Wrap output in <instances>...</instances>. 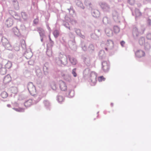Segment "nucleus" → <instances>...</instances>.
Instances as JSON below:
<instances>
[{
	"label": "nucleus",
	"instance_id": "7c9ffc66",
	"mask_svg": "<svg viewBox=\"0 0 151 151\" xmlns=\"http://www.w3.org/2000/svg\"><path fill=\"white\" fill-rule=\"evenodd\" d=\"M7 107H8L9 108L10 107V105L7 104Z\"/></svg>",
	"mask_w": 151,
	"mask_h": 151
},
{
	"label": "nucleus",
	"instance_id": "a211bd4d",
	"mask_svg": "<svg viewBox=\"0 0 151 151\" xmlns=\"http://www.w3.org/2000/svg\"><path fill=\"white\" fill-rule=\"evenodd\" d=\"M91 79L92 81L95 82L96 80V76L94 74L91 75Z\"/></svg>",
	"mask_w": 151,
	"mask_h": 151
},
{
	"label": "nucleus",
	"instance_id": "412c9836",
	"mask_svg": "<svg viewBox=\"0 0 151 151\" xmlns=\"http://www.w3.org/2000/svg\"><path fill=\"white\" fill-rule=\"evenodd\" d=\"M59 34V31L57 30H55L54 32H53V35H54L55 37H57L58 36Z\"/></svg>",
	"mask_w": 151,
	"mask_h": 151
},
{
	"label": "nucleus",
	"instance_id": "0eeeda50",
	"mask_svg": "<svg viewBox=\"0 0 151 151\" xmlns=\"http://www.w3.org/2000/svg\"><path fill=\"white\" fill-rule=\"evenodd\" d=\"M11 79L10 76L9 75H7L5 77L4 80H3V82L5 83L6 84L10 82Z\"/></svg>",
	"mask_w": 151,
	"mask_h": 151
},
{
	"label": "nucleus",
	"instance_id": "c85d7f7f",
	"mask_svg": "<svg viewBox=\"0 0 151 151\" xmlns=\"http://www.w3.org/2000/svg\"><path fill=\"white\" fill-rule=\"evenodd\" d=\"M147 24H148V25H150V23H151V20L150 19H147Z\"/></svg>",
	"mask_w": 151,
	"mask_h": 151
},
{
	"label": "nucleus",
	"instance_id": "cd10ccee",
	"mask_svg": "<svg viewBox=\"0 0 151 151\" xmlns=\"http://www.w3.org/2000/svg\"><path fill=\"white\" fill-rule=\"evenodd\" d=\"M125 44V42L123 41H121V45H122V46L123 47L124 46V45Z\"/></svg>",
	"mask_w": 151,
	"mask_h": 151
},
{
	"label": "nucleus",
	"instance_id": "20e7f679",
	"mask_svg": "<svg viewBox=\"0 0 151 151\" xmlns=\"http://www.w3.org/2000/svg\"><path fill=\"white\" fill-rule=\"evenodd\" d=\"M135 55L137 58H140L144 56L145 52L141 50H138L135 52Z\"/></svg>",
	"mask_w": 151,
	"mask_h": 151
},
{
	"label": "nucleus",
	"instance_id": "dca6fc26",
	"mask_svg": "<svg viewBox=\"0 0 151 151\" xmlns=\"http://www.w3.org/2000/svg\"><path fill=\"white\" fill-rule=\"evenodd\" d=\"M150 48V45L148 43H146L145 45V46H144V49L145 50H149Z\"/></svg>",
	"mask_w": 151,
	"mask_h": 151
},
{
	"label": "nucleus",
	"instance_id": "4468645a",
	"mask_svg": "<svg viewBox=\"0 0 151 151\" xmlns=\"http://www.w3.org/2000/svg\"><path fill=\"white\" fill-rule=\"evenodd\" d=\"M113 31H114L115 33H117L119 32L120 30L118 27L117 26H115L113 28Z\"/></svg>",
	"mask_w": 151,
	"mask_h": 151
},
{
	"label": "nucleus",
	"instance_id": "c9c22d12",
	"mask_svg": "<svg viewBox=\"0 0 151 151\" xmlns=\"http://www.w3.org/2000/svg\"><path fill=\"white\" fill-rule=\"evenodd\" d=\"M69 29H70V28H69Z\"/></svg>",
	"mask_w": 151,
	"mask_h": 151
},
{
	"label": "nucleus",
	"instance_id": "aec40b11",
	"mask_svg": "<svg viewBox=\"0 0 151 151\" xmlns=\"http://www.w3.org/2000/svg\"><path fill=\"white\" fill-rule=\"evenodd\" d=\"M98 80L99 82H101L102 81H105V78H104L103 76H102L98 77Z\"/></svg>",
	"mask_w": 151,
	"mask_h": 151
},
{
	"label": "nucleus",
	"instance_id": "bb28decb",
	"mask_svg": "<svg viewBox=\"0 0 151 151\" xmlns=\"http://www.w3.org/2000/svg\"><path fill=\"white\" fill-rule=\"evenodd\" d=\"M33 23L35 24H37L38 23V19H35L33 21Z\"/></svg>",
	"mask_w": 151,
	"mask_h": 151
},
{
	"label": "nucleus",
	"instance_id": "1a4fd4ad",
	"mask_svg": "<svg viewBox=\"0 0 151 151\" xmlns=\"http://www.w3.org/2000/svg\"><path fill=\"white\" fill-rule=\"evenodd\" d=\"M32 100L29 99L24 102V106L26 107H28L32 105Z\"/></svg>",
	"mask_w": 151,
	"mask_h": 151
},
{
	"label": "nucleus",
	"instance_id": "f3484780",
	"mask_svg": "<svg viewBox=\"0 0 151 151\" xmlns=\"http://www.w3.org/2000/svg\"><path fill=\"white\" fill-rule=\"evenodd\" d=\"M12 67V63L9 62L5 65V68L7 69H9Z\"/></svg>",
	"mask_w": 151,
	"mask_h": 151
},
{
	"label": "nucleus",
	"instance_id": "b1692460",
	"mask_svg": "<svg viewBox=\"0 0 151 151\" xmlns=\"http://www.w3.org/2000/svg\"><path fill=\"white\" fill-rule=\"evenodd\" d=\"M72 73L74 77H76L77 74L76 73V68H74L72 70Z\"/></svg>",
	"mask_w": 151,
	"mask_h": 151
},
{
	"label": "nucleus",
	"instance_id": "423d86ee",
	"mask_svg": "<svg viewBox=\"0 0 151 151\" xmlns=\"http://www.w3.org/2000/svg\"><path fill=\"white\" fill-rule=\"evenodd\" d=\"M106 47L105 48V50L107 51V48L111 49L113 47V42L111 41H108V42L106 43Z\"/></svg>",
	"mask_w": 151,
	"mask_h": 151
},
{
	"label": "nucleus",
	"instance_id": "4be33fe9",
	"mask_svg": "<svg viewBox=\"0 0 151 151\" xmlns=\"http://www.w3.org/2000/svg\"><path fill=\"white\" fill-rule=\"evenodd\" d=\"M51 88H52V89H53L54 90H56V85L55 84V83H52V85H51Z\"/></svg>",
	"mask_w": 151,
	"mask_h": 151
},
{
	"label": "nucleus",
	"instance_id": "39448f33",
	"mask_svg": "<svg viewBox=\"0 0 151 151\" xmlns=\"http://www.w3.org/2000/svg\"><path fill=\"white\" fill-rule=\"evenodd\" d=\"M5 24L6 25L7 27H10L13 24V19L11 18H9L6 21Z\"/></svg>",
	"mask_w": 151,
	"mask_h": 151
},
{
	"label": "nucleus",
	"instance_id": "f8f14e48",
	"mask_svg": "<svg viewBox=\"0 0 151 151\" xmlns=\"http://www.w3.org/2000/svg\"><path fill=\"white\" fill-rule=\"evenodd\" d=\"M70 61L71 63V64L73 65H76L77 63V61H76V59L73 58H69Z\"/></svg>",
	"mask_w": 151,
	"mask_h": 151
},
{
	"label": "nucleus",
	"instance_id": "9d476101",
	"mask_svg": "<svg viewBox=\"0 0 151 151\" xmlns=\"http://www.w3.org/2000/svg\"><path fill=\"white\" fill-rule=\"evenodd\" d=\"M135 14H136V19L138 17H140L142 15V13L137 9H135Z\"/></svg>",
	"mask_w": 151,
	"mask_h": 151
},
{
	"label": "nucleus",
	"instance_id": "f03ea898",
	"mask_svg": "<svg viewBox=\"0 0 151 151\" xmlns=\"http://www.w3.org/2000/svg\"><path fill=\"white\" fill-rule=\"evenodd\" d=\"M143 33V31L142 32H140L138 30V29L136 27H133V36L134 37V39L138 37L139 34Z\"/></svg>",
	"mask_w": 151,
	"mask_h": 151
},
{
	"label": "nucleus",
	"instance_id": "f704fd0d",
	"mask_svg": "<svg viewBox=\"0 0 151 151\" xmlns=\"http://www.w3.org/2000/svg\"><path fill=\"white\" fill-rule=\"evenodd\" d=\"M1 67V65L0 64V68Z\"/></svg>",
	"mask_w": 151,
	"mask_h": 151
},
{
	"label": "nucleus",
	"instance_id": "9b49d317",
	"mask_svg": "<svg viewBox=\"0 0 151 151\" xmlns=\"http://www.w3.org/2000/svg\"><path fill=\"white\" fill-rule=\"evenodd\" d=\"M139 43L140 45H142L145 43V38L143 37H141L140 38L139 40Z\"/></svg>",
	"mask_w": 151,
	"mask_h": 151
},
{
	"label": "nucleus",
	"instance_id": "ddd939ff",
	"mask_svg": "<svg viewBox=\"0 0 151 151\" xmlns=\"http://www.w3.org/2000/svg\"><path fill=\"white\" fill-rule=\"evenodd\" d=\"M8 94L6 92L3 91L1 93V96L3 99H5L7 97Z\"/></svg>",
	"mask_w": 151,
	"mask_h": 151
},
{
	"label": "nucleus",
	"instance_id": "a878e982",
	"mask_svg": "<svg viewBox=\"0 0 151 151\" xmlns=\"http://www.w3.org/2000/svg\"><path fill=\"white\" fill-rule=\"evenodd\" d=\"M13 109L14 110H15L16 111L18 112H22L23 110V109L21 108H19L18 109L14 108Z\"/></svg>",
	"mask_w": 151,
	"mask_h": 151
},
{
	"label": "nucleus",
	"instance_id": "f257e3e1",
	"mask_svg": "<svg viewBox=\"0 0 151 151\" xmlns=\"http://www.w3.org/2000/svg\"><path fill=\"white\" fill-rule=\"evenodd\" d=\"M28 90L29 93L32 96H34L36 94V91L35 89L34 86L32 83H29L27 85Z\"/></svg>",
	"mask_w": 151,
	"mask_h": 151
},
{
	"label": "nucleus",
	"instance_id": "473e14b6",
	"mask_svg": "<svg viewBox=\"0 0 151 151\" xmlns=\"http://www.w3.org/2000/svg\"><path fill=\"white\" fill-rule=\"evenodd\" d=\"M111 106H113V104L112 103L111 104Z\"/></svg>",
	"mask_w": 151,
	"mask_h": 151
},
{
	"label": "nucleus",
	"instance_id": "6e6552de",
	"mask_svg": "<svg viewBox=\"0 0 151 151\" xmlns=\"http://www.w3.org/2000/svg\"><path fill=\"white\" fill-rule=\"evenodd\" d=\"M102 69H103V70L104 71H106L108 70V66L106 62H104L102 64Z\"/></svg>",
	"mask_w": 151,
	"mask_h": 151
},
{
	"label": "nucleus",
	"instance_id": "393cba45",
	"mask_svg": "<svg viewBox=\"0 0 151 151\" xmlns=\"http://www.w3.org/2000/svg\"><path fill=\"white\" fill-rule=\"evenodd\" d=\"M69 96L70 97H72L74 96V92L73 91H71L69 93Z\"/></svg>",
	"mask_w": 151,
	"mask_h": 151
},
{
	"label": "nucleus",
	"instance_id": "7ed1b4c3",
	"mask_svg": "<svg viewBox=\"0 0 151 151\" xmlns=\"http://www.w3.org/2000/svg\"><path fill=\"white\" fill-rule=\"evenodd\" d=\"M59 88L62 91H65L67 90V86L65 82L62 81H59Z\"/></svg>",
	"mask_w": 151,
	"mask_h": 151
},
{
	"label": "nucleus",
	"instance_id": "2f4dec72",
	"mask_svg": "<svg viewBox=\"0 0 151 151\" xmlns=\"http://www.w3.org/2000/svg\"><path fill=\"white\" fill-rule=\"evenodd\" d=\"M146 0V1H148V2H149L150 1V0Z\"/></svg>",
	"mask_w": 151,
	"mask_h": 151
},
{
	"label": "nucleus",
	"instance_id": "6ab92c4d",
	"mask_svg": "<svg viewBox=\"0 0 151 151\" xmlns=\"http://www.w3.org/2000/svg\"><path fill=\"white\" fill-rule=\"evenodd\" d=\"M63 100H64V99H63V97L61 96H58V101L59 102H62L63 101Z\"/></svg>",
	"mask_w": 151,
	"mask_h": 151
},
{
	"label": "nucleus",
	"instance_id": "5701e85b",
	"mask_svg": "<svg viewBox=\"0 0 151 151\" xmlns=\"http://www.w3.org/2000/svg\"><path fill=\"white\" fill-rule=\"evenodd\" d=\"M146 39L148 40H151V33H149L146 35Z\"/></svg>",
	"mask_w": 151,
	"mask_h": 151
},
{
	"label": "nucleus",
	"instance_id": "2eb2a0df",
	"mask_svg": "<svg viewBox=\"0 0 151 151\" xmlns=\"http://www.w3.org/2000/svg\"><path fill=\"white\" fill-rule=\"evenodd\" d=\"M37 31L39 32V33L40 34V35L41 36L43 35L44 33V30L41 28H37Z\"/></svg>",
	"mask_w": 151,
	"mask_h": 151
},
{
	"label": "nucleus",
	"instance_id": "72a5a7b5",
	"mask_svg": "<svg viewBox=\"0 0 151 151\" xmlns=\"http://www.w3.org/2000/svg\"><path fill=\"white\" fill-rule=\"evenodd\" d=\"M43 40V39L42 38L41 39V42H42Z\"/></svg>",
	"mask_w": 151,
	"mask_h": 151
},
{
	"label": "nucleus",
	"instance_id": "c756f323",
	"mask_svg": "<svg viewBox=\"0 0 151 151\" xmlns=\"http://www.w3.org/2000/svg\"><path fill=\"white\" fill-rule=\"evenodd\" d=\"M110 31L109 29H106V34H108L109 33H108V32L109 31Z\"/></svg>",
	"mask_w": 151,
	"mask_h": 151
}]
</instances>
